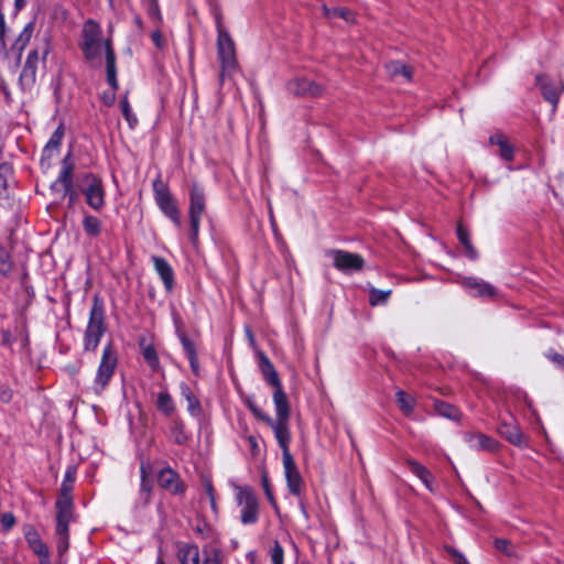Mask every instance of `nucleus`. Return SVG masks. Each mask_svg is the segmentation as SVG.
I'll use <instances>...</instances> for the list:
<instances>
[{
	"instance_id": "f257e3e1",
	"label": "nucleus",
	"mask_w": 564,
	"mask_h": 564,
	"mask_svg": "<svg viewBox=\"0 0 564 564\" xmlns=\"http://www.w3.org/2000/svg\"><path fill=\"white\" fill-rule=\"evenodd\" d=\"M250 409L258 419L273 430L274 436L282 449L284 475L289 490L294 495H299L302 489L303 480L289 448L291 432L289 426L290 403L288 397L280 390L276 391L274 395L275 420L253 405H250Z\"/></svg>"
},
{
	"instance_id": "f03ea898",
	"label": "nucleus",
	"mask_w": 564,
	"mask_h": 564,
	"mask_svg": "<svg viewBox=\"0 0 564 564\" xmlns=\"http://www.w3.org/2000/svg\"><path fill=\"white\" fill-rule=\"evenodd\" d=\"M80 47L89 65L105 67L108 79L113 83L115 54L110 41L102 36L100 26L94 21L84 24Z\"/></svg>"
},
{
	"instance_id": "7ed1b4c3",
	"label": "nucleus",
	"mask_w": 564,
	"mask_h": 564,
	"mask_svg": "<svg viewBox=\"0 0 564 564\" xmlns=\"http://www.w3.org/2000/svg\"><path fill=\"white\" fill-rule=\"evenodd\" d=\"M217 57L220 63V82L223 83L226 77H231L237 70L238 61L235 43L230 35L220 24L217 25Z\"/></svg>"
},
{
	"instance_id": "20e7f679",
	"label": "nucleus",
	"mask_w": 564,
	"mask_h": 564,
	"mask_svg": "<svg viewBox=\"0 0 564 564\" xmlns=\"http://www.w3.org/2000/svg\"><path fill=\"white\" fill-rule=\"evenodd\" d=\"M154 189V199L161 212L170 218L173 224L177 227L182 226L180 208L176 199L170 193L167 186L161 182L156 181L153 185Z\"/></svg>"
},
{
	"instance_id": "39448f33",
	"label": "nucleus",
	"mask_w": 564,
	"mask_h": 564,
	"mask_svg": "<svg viewBox=\"0 0 564 564\" xmlns=\"http://www.w3.org/2000/svg\"><path fill=\"white\" fill-rule=\"evenodd\" d=\"M117 360L118 358L115 349L111 346H107L104 349L102 358L93 387L96 393H100L107 387L117 367Z\"/></svg>"
},
{
	"instance_id": "423d86ee",
	"label": "nucleus",
	"mask_w": 564,
	"mask_h": 564,
	"mask_svg": "<svg viewBox=\"0 0 564 564\" xmlns=\"http://www.w3.org/2000/svg\"><path fill=\"white\" fill-rule=\"evenodd\" d=\"M205 210V197L203 191L194 185L189 192V207H188V217H189V238L193 242L196 241L199 230V224L202 215Z\"/></svg>"
},
{
	"instance_id": "0eeeda50",
	"label": "nucleus",
	"mask_w": 564,
	"mask_h": 564,
	"mask_svg": "<svg viewBox=\"0 0 564 564\" xmlns=\"http://www.w3.org/2000/svg\"><path fill=\"white\" fill-rule=\"evenodd\" d=\"M79 189L93 209L99 210L104 206L105 189L100 178L95 175H85L79 182Z\"/></svg>"
},
{
	"instance_id": "6e6552de",
	"label": "nucleus",
	"mask_w": 564,
	"mask_h": 564,
	"mask_svg": "<svg viewBox=\"0 0 564 564\" xmlns=\"http://www.w3.org/2000/svg\"><path fill=\"white\" fill-rule=\"evenodd\" d=\"M236 499L241 510V521L246 524L254 523L258 519V500L248 487L236 488Z\"/></svg>"
},
{
	"instance_id": "1a4fd4ad",
	"label": "nucleus",
	"mask_w": 564,
	"mask_h": 564,
	"mask_svg": "<svg viewBox=\"0 0 564 564\" xmlns=\"http://www.w3.org/2000/svg\"><path fill=\"white\" fill-rule=\"evenodd\" d=\"M57 508V534H65L68 531V523L72 517L70 487L63 484L59 497L56 501Z\"/></svg>"
},
{
	"instance_id": "9d476101",
	"label": "nucleus",
	"mask_w": 564,
	"mask_h": 564,
	"mask_svg": "<svg viewBox=\"0 0 564 564\" xmlns=\"http://www.w3.org/2000/svg\"><path fill=\"white\" fill-rule=\"evenodd\" d=\"M288 90L296 96L319 97L324 93V87L306 77L296 76L288 83Z\"/></svg>"
},
{
	"instance_id": "9b49d317",
	"label": "nucleus",
	"mask_w": 564,
	"mask_h": 564,
	"mask_svg": "<svg viewBox=\"0 0 564 564\" xmlns=\"http://www.w3.org/2000/svg\"><path fill=\"white\" fill-rule=\"evenodd\" d=\"M330 256L334 265L344 272L357 271L364 265V259L356 253L337 250L333 251Z\"/></svg>"
},
{
	"instance_id": "f8f14e48",
	"label": "nucleus",
	"mask_w": 564,
	"mask_h": 564,
	"mask_svg": "<svg viewBox=\"0 0 564 564\" xmlns=\"http://www.w3.org/2000/svg\"><path fill=\"white\" fill-rule=\"evenodd\" d=\"M102 334L104 324L101 314L97 311V308H94L85 336L86 349L94 350L98 346Z\"/></svg>"
},
{
	"instance_id": "ddd939ff",
	"label": "nucleus",
	"mask_w": 564,
	"mask_h": 564,
	"mask_svg": "<svg viewBox=\"0 0 564 564\" xmlns=\"http://www.w3.org/2000/svg\"><path fill=\"white\" fill-rule=\"evenodd\" d=\"M536 83L540 86L544 98L552 104H556L560 94L564 90L563 84L560 80L551 79L544 75L538 76Z\"/></svg>"
},
{
	"instance_id": "4468645a",
	"label": "nucleus",
	"mask_w": 564,
	"mask_h": 564,
	"mask_svg": "<svg viewBox=\"0 0 564 564\" xmlns=\"http://www.w3.org/2000/svg\"><path fill=\"white\" fill-rule=\"evenodd\" d=\"M489 142L492 147L497 148V153L503 161L511 162L513 160L514 147L508 137L502 133H496L490 137Z\"/></svg>"
},
{
	"instance_id": "2eb2a0df",
	"label": "nucleus",
	"mask_w": 564,
	"mask_h": 564,
	"mask_svg": "<svg viewBox=\"0 0 564 564\" xmlns=\"http://www.w3.org/2000/svg\"><path fill=\"white\" fill-rule=\"evenodd\" d=\"M24 535H25L28 545L41 558V562H43L44 560H47L48 549L43 543L39 532L35 529L28 527L24 530Z\"/></svg>"
},
{
	"instance_id": "dca6fc26",
	"label": "nucleus",
	"mask_w": 564,
	"mask_h": 564,
	"mask_svg": "<svg viewBox=\"0 0 564 564\" xmlns=\"http://www.w3.org/2000/svg\"><path fill=\"white\" fill-rule=\"evenodd\" d=\"M463 285L470 292L471 295L492 297L496 295V291L492 285L477 280L475 278H466Z\"/></svg>"
},
{
	"instance_id": "f3484780",
	"label": "nucleus",
	"mask_w": 564,
	"mask_h": 564,
	"mask_svg": "<svg viewBox=\"0 0 564 564\" xmlns=\"http://www.w3.org/2000/svg\"><path fill=\"white\" fill-rule=\"evenodd\" d=\"M158 480L161 487L170 490L173 494H178L184 490L183 482L178 479L177 475L170 468L161 470Z\"/></svg>"
},
{
	"instance_id": "a211bd4d",
	"label": "nucleus",
	"mask_w": 564,
	"mask_h": 564,
	"mask_svg": "<svg viewBox=\"0 0 564 564\" xmlns=\"http://www.w3.org/2000/svg\"><path fill=\"white\" fill-rule=\"evenodd\" d=\"M12 184V166L8 163L0 164V200L10 198V187Z\"/></svg>"
},
{
	"instance_id": "6ab92c4d",
	"label": "nucleus",
	"mask_w": 564,
	"mask_h": 564,
	"mask_svg": "<svg viewBox=\"0 0 564 564\" xmlns=\"http://www.w3.org/2000/svg\"><path fill=\"white\" fill-rule=\"evenodd\" d=\"M181 564H198L199 551L195 545L184 544L178 547L177 552Z\"/></svg>"
},
{
	"instance_id": "aec40b11",
	"label": "nucleus",
	"mask_w": 564,
	"mask_h": 564,
	"mask_svg": "<svg viewBox=\"0 0 564 564\" xmlns=\"http://www.w3.org/2000/svg\"><path fill=\"white\" fill-rule=\"evenodd\" d=\"M155 270L161 276L165 288L170 290L173 285V271L166 261L160 258L154 259Z\"/></svg>"
},
{
	"instance_id": "412c9836",
	"label": "nucleus",
	"mask_w": 564,
	"mask_h": 564,
	"mask_svg": "<svg viewBox=\"0 0 564 564\" xmlns=\"http://www.w3.org/2000/svg\"><path fill=\"white\" fill-rule=\"evenodd\" d=\"M469 446L476 449L492 451L495 448V442L484 434H471L468 437Z\"/></svg>"
},
{
	"instance_id": "4be33fe9",
	"label": "nucleus",
	"mask_w": 564,
	"mask_h": 564,
	"mask_svg": "<svg viewBox=\"0 0 564 564\" xmlns=\"http://www.w3.org/2000/svg\"><path fill=\"white\" fill-rule=\"evenodd\" d=\"M408 465H409V468L411 469V471L414 475H416L424 482V485L427 488L431 489V482H432L431 473L424 466L420 465L419 463H416L414 460H409Z\"/></svg>"
},
{
	"instance_id": "5701e85b",
	"label": "nucleus",
	"mask_w": 564,
	"mask_h": 564,
	"mask_svg": "<svg viewBox=\"0 0 564 564\" xmlns=\"http://www.w3.org/2000/svg\"><path fill=\"white\" fill-rule=\"evenodd\" d=\"M262 371H263V375H264L267 381L274 387V392H273L272 398L274 399V395L278 390H280L286 397V394L284 393V391L281 387L279 378H278L275 371L273 370L272 365L270 362L265 361V364L262 367Z\"/></svg>"
},
{
	"instance_id": "b1692460",
	"label": "nucleus",
	"mask_w": 564,
	"mask_h": 564,
	"mask_svg": "<svg viewBox=\"0 0 564 564\" xmlns=\"http://www.w3.org/2000/svg\"><path fill=\"white\" fill-rule=\"evenodd\" d=\"M388 69H389V73L392 76H399L400 75L403 78H405L406 80L411 79V76H412L411 68L408 67L406 65L402 64L401 62H392V63H390L389 66H388Z\"/></svg>"
},
{
	"instance_id": "393cba45",
	"label": "nucleus",
	"mask_w": 564,
	"mask_h": 564,
	"mask_svg": "<svg viewBox=\"0 0 564 564\" xmlns=\"http://www.w3.org/2000/svg\"><path fill=\"white\" fill-rule=\"evenodd\" d=\"M435 410L440 415L452 420H457L459 417V411L455 406L445 402H437L435 404Z\"/></svg>"
},
{
	"instance_id": "a878e982",
	"label": "nucleus",
	"mask_w": 564,
	"mask_h": 564,
	"mask_svg": "<svg viewBox=\"0 0 564 564\" xmlns=\"http://www.w3.org/2000/svg\"><path fill=\"white\" fill-rule=\"evenodd\" d=\"M156 406L161 412H163L166 415H170L174 410L173 401L171 397L165 392H161L158 395Z\"/></svg>"
},
{
	"instance_id": "bb28decb",
	"label": "nucleus",
	"mask_w": 564,
	"mask_h": 564,
	"mask_svg": "<svg viewBox=\"0 0 564 564\" xmlns=\"http://www.w3.org/2000/svg\"><path fill=\"white\" fill-rule=\"evenodd\" d=\"M397 402L399 404V408L406 414L411 413V411L413 410V398L403 391H399L397 393Z\"/></svg>"
},
{
	"instance_id": "cd10ccee",
	"label": "nucleus",
	"mask_w": 564,
	"mask_h": 564,
	"mask_svg": "<svg viewBox=\"0 0 564 564\" xmlns=\"http://www.w3.org/2000/svg\"><path fill=\"white\" fill-rule=\"evenodd\" d=\"M37 61H41V56H40V50H33L30 54H29V57L26 59V64H25V68H24V72H23V76H28L30 75L31 78L34 77V73H35V63Z\"/></svg>"
},
{
	"instance_id": "c85d7f7f",
	"label": "nucleus",
	"mask_w": 564,
	"mask_h": 564,
	"mask_svg": "<svg viewBox=\"0 0 564 564\" xmlns=\"http://www.w3.org/2000/svg\"><path fill=\"white\" fill-rule=\"evenodd\" d=\"M62 139V132L59 130H56L55 133L52 135L51 140L46 144L43 155L46 158H52L55 154V151L57 150V147Z\"/></svg>"
},
{
	"instance_id": "c756f323",
	"label": "nucleus",
	"mask_w": 564,
	"mask_h": 564,
	"mask_svg": "<svg viewBox=\"0 0 564 564\" xmlns=\"http://www.w3.org/2000/svg\"><path fill=\"white\" fill-rule=\"evenodd\" d=\"M107 82L109 84V89L104 91V94H102V101L106 105L110 106L115 101L116 89H117L116 69H113V83H111L108 78H107Z\"/></svg>"
},
{
	"instance_id": "7c9ffc66",
	"label": "nucleus",
	"mask_w": 564,
	"mask_h": 564,
	"mask_svg": "<svg viewBox=\"0 0 564 564\" xmlns=\"http://www.w3.org/2000/svg\"><path fill=\"white\" fill-rule=\"evenodd\" d=\"M389 295H390V291L384 292V291H380L377 289H371L370 294H369L370 304L372 306L383 304L388 300Z\"/></svg>"
},
{
	"instance_id": "2f4dec72",
	"label": "nucleus",
	"mask_w": 564,
	"mask_h": 564,
	"mask_svg": "<svg viewBox=\"0 0 564 564\" xmlns=\"http://www.w3.org/2000/svg\"><path fill=\"white\" fill-rule=\"evenodd\" d=\"M84 229L89 235H98L100 231V223L94 216H86L84 219Z\"/></svg>"
},
{
	"instance_id": "473e14b6",
	"label": "nucleus",
	"mask_w": 564,
	"mask_h": 564,
	"mask_svg": "<svg viewBox=\"0 0 564 564\" xmlns=\"http://www.w3.org/2000/svg\"><path fill=\"white\" fill-rule=\"evenodd\" d=\"M323 11H324V14L327 17H332V15L340 17L341 19H344L347 22H350L352 20L351 13L344 8H338V9H334L333 11H330L326 6H323Z\"/></svg>"
},
{
	"instance_id": "72a5a7b5",
	"label": "nucleus",
	"mask_w": 564,
	"mask_h": 564,
	"mask_svg": "<svg viewBox=\"0 0 564 564\" xmlns=\"http://www.w3.org/2000/svg\"><path fill=\"white\" fill-rule=\"evenodd\" d=\"M223 555L215 549L210 547L206 551V557L204 564H221Z\"/></svg>"
},
{
	"instance_id": "f704fd0d",
	"label": "nucleus",
	"mask_w": 564,
	"mask_h": 564,
	"mask_svg": "<svg viewBox=\"0 0 564 564\" xmlns=\"http://www.w3.org/2000/svg\"><path fill=\"white\" fill-rule=\"evenodd\" d=\"M151 39H152L153 44L158 48L162 50L166 46V42H167L166 35L161 30L153 31L151 34Z\"/></svg>"
},
{
	"instance_id": "c9c22d12",
	"label": "nucleus",
	"mask_w": 564,
	"mask_h": 564,
	"mask_svg": "<svg viewBox=\"0 0 564 564\" xmlns=\"http://www.w3.org/2000/svg\"><path fill=\"white\" fill-rule=\"evenodd\" d=\"M457 235L460 243L465 247L466 251L469 256H471L473 248L469 243V238L467 231L463 228V226H458Z\"/></svg>"
},
{
	"instance_id": "e433bc0d",
	"label": "nucleus",
	"mask_w": 564,
	"mask_h": 564,
	"mask_svg": "<svg viewBox=\"0 0 564 564\" xmlns=\"http://www.w3.org/2000/svg\"><path fill=\"white\" fill-rule=\"evenodd\" d=\"M143 357L152 368L156 366L158 358L155 350L152 347L147 346L143 348Z\"/></svg>"
},
{
	"instance_id": "4c0bfd02",
	"label": "nucleus",
	"mask_w": 564,
	"mask_h": 564,
	"mask_svg": "<svg viewBox=\"0 0 564 564\" xmlns=\"http://www.w3.org/2000/svg\"><path fill=\"white\" fill-rule=\"evenodd\" d=\"M507 438L514 445L520 446L524 443L523 434L517 429H513L512 431H510L507 435Z\"/></svg>"
},
{
	"instance_id": "58836bf2",
	"label": "nucleus",
	"mask_w": 564,
	"mask_h": 564,
	"mask_svg": "<svg viewBox=\"0 0 564 564\" xmlns=\"http://www.w3.org/2000/svg\"><path fill=\"white\" fill-rule=\"evenodd\" d=\"M35 50H40L41 61L45 62L47 55L51 52V44L47 39H43Z\"/></svg>"
},
{
	"instance_id": "ea45409f",
	"label": "nucleus",
	"mask_w": 564,
	"mask_h": 564,
	"mask_svg": "<svg viewBox=\"0 0 564 564\" xmlns=\"http://www.w3.org/2000/svg\"><path fill=\"white\" fill-rule=\"evenodd\" d=\"M9 254L6 250L0 249V272L6 273L10 270Z\"/></svg>"
},
{
	"instance_id": "a19ab883",
	"label": "nucleus",
	"mask_w": 564,
	"mask_h": 564,
	"mask_svg": "<svg viewBox=\"0 0 564 564\" xmlns=\"http://www.w3.org/2000/svg\"><path fill=\"white\" fill-rule=\"evenodd\" d=\"M121 111H122V115L124 116V118L127 119V121L129 122V124L132 126L135 122V119L133 118V116L131 113V110L129 108L127 100L121 101Z\"/></svg>"
},
{
	"instance_id": "79ce46f5",
	"label": "nucleus",
	"mask_w": 564,
	"mask_h": 564,
	"mask_svg": "<svg viewBox=\"0 0 564 564\" xmlns=\"http://www.w3.org/2000/svg\"><path fill=\"white\" fill-rule=\"evenodd\" d=\"M272 563L273 564H283V550L281 546L275 545L272 551Z\"/></svg>"
},
{
	"instance_id": "37998d69",
	"label": "nucleus",
	"mask_w": 564,
	"mask_h": 564,
	"mask_svg": "<svg viewBox=\"0 0 564 564\" xmlns=\"http://www.w3.org/2000/svg\"><path fill=\"white\" fill-rule=\"evenodd\" d=\"M263 488H264V492H265V496H267L268 500L270 501V503L273 507H275V500H274L272 490L270 488L269 481H268V479L265 477H263Z\"/></svg>"
},
{
	"instance_id": "c03bdc74",
	"label": "nucleus",
	"mask_w": 564,
	"mask_h": 564,
	"mask_svg": "<svg viewBox=\"0 0 564 564\" xmlns=\"http://www.w3.org/2000/svg\"><path fill=\"white\" fill-rule=\"evenodd\" d=\"M58 535H59V541H58L57 550H58L59 554H63L68 549L67 532L65 534H58Z\"/></svg>"
},
{
	"instance_id": "a18cd8bd",
	"label": "nucleus",
	"mask_w": 564,
	"mask_h": 564,
	"mask_svg": "<svg viewBox=\"0 0 564 564\" xmlns=\"http://www.w3.org/2000/svg\"><path fill=\"white\" fill-rule=\"evenodd\" d=\"M74 482H75V469L68 468L63 484L68 485V487H70V491H72Z\"/></svg>"
},
{
	"instance_id": "49530a36",
	"label": "nucleus",
	"mask_w": 564,
	"mask_h": 564,
	"mask_svg": "<svg viewBox=\"0 0 564 564\" xmlns=\"http://www.w3.org/2000/svg\"><path fill=\"white\" fill-rule=\"evenodd\" d=\"M1 523L6 529H10L14 524V518L11 513H4L1 517Z\"/></svg>"
},
{
	"instance_id": "de8ad7c7",
	"label": "nucleus",
	"mask_w": 564,
	"mask_h": 564,
	"mask_svg": "<svg viewBox=\"0 0 564 564\" xmlns=\"http://www.w3.org/2000/svg\"><path fill=\"white\" fill-rule=\"evenodd\" d=\"M495 546L497 550L501 552L509 553V542L507 540L497 539L495 541Z\"/></svg>"
},
{
	"instance_id": "09e8293b",
	"label": "nucleus",
	"mask_w": 564,
	"mask_h": 564,
	"mask_svg": "<svg viewBox=\"0 0 564 564\" xmlns=\"http://www.w3.org/2000/svg\"><path fill=\"white\" fill-rule=\"evenodd\" d=\"M549 358L556 364L558 367L564 369V357H562L558 354H551L549 355Z\"/></svg>"
},
{
	"instance_id": "8fccbe9b",
	"label": "nucleus",
	"mask_w": 564,
	"mask_h": 564,
	"mask_svg": "<svg viewBox=\"0 0 564 564\" xmlns=\"http://www.w3.org/2000/svg\"><path fill=\"white\" fill-rule=\"evenodd\" d=\"M452 558L456 564H467L465 557L456 551H451Z\"/></svg>"
},
{
	"instance_id": "3c124183",
	"label": "nucleus",
	"mask_w": 564,
	"mask_h": 564,
	"mask_svg": "<svg viewBox=\"0 0 564 564\" xmlns=\"http://www.w3.org/2000/svg\"><path fill=\"white\" fill-rule=\"evenodd\" d=\"M206 492L209 496L212 508L215 509L216 502H215V497H214V492H213V488H212L210 484H206Z\"/></svg>"
},
{
	"instance_id": "603ef678",
	"label": "nucleus",
	"mask_w": 564,
	"mask_h": 564,
	"mask_svg": "<svg viewBox=\"0 0 564 564\" xmlns=\"http://www.w3.org/2000/svg\"><path fill=\"white\" fill-rule=\"evenodd\" d=\"M149 12L152 18L160 19L159 9L155 3L151 4Z\"/></svg>"
},
{
	"instance_id": "864d4df0",
	"label": "nucleus",
	"mask_w": 564,
	"mask_h": 564,
	"mask_svg": "<svg viewBox=\"0 0 564 564\" xmlns=\"http://www.w3.org/2000/svg\"><path fill=\"white\" fill-rule=\"evenodd\" d=\"M25 3V0H15V6L18 9H21Z\"/></svg>"
},
{
	"instance_id": "5fc2aeb1",
	"label": "nucleus",
	"mask_w": 564,
	"mask_h": 564,
	"mask_svg": "<svg viewBox=\"0 0 564 564\" xmlns=\"http://www.w3.org/2000/svg\"><path fill=\"white\" fill-rule=\"evenodd\" d=\"M3 23H4L3 15L0 14V32H2Z\"/></svg>"
},
{
	"instance_id": "6e6d98bb",
	"label": "nucleus",
	"mask_w": 564,
	"mask_h": 564,
	"mask_svg": "<svg viewBox=\"0 0 564 564\" xmlns=\"http://www.w3.org/2000/svg\"><path fill=\"white\" fill-rule=\"evenodd\" d=\"M249 441H250V444H251L252 448H256V447H257V442H256V440H254L253 437H250V440H249Z\"/></svg>"
},
{
	"instance_id": "4d7b16f0",
	"label": "nucleus",
	"mask_w": 564,
	"mask_h": 564,
	"mask_svg": "<svg viewBox=\"0 0 564 564\" xmlns=\"http://www.w3.org/2000/svg\"><path fill=\"white\" fill-rule=\"evenodd\" d=\"M10 398H11V395H10L9 393H4V394L2 395V400H3V401H9V400H10Z\"/></svg>"
},
{
	"instance_id": "13d9d810",
	"label": "nucleus",
	"mask_w": 564,
	"mask_h": 564,
	"mask_svg": "<svg viewBox=\"0 0 564 564\" xmlns=\"http://www.w3.org/2000/svg\"><path fill=\"white\" fill-rule=\"evenodd\" d=\"M22 35H25L26 40L30 37V33H29V31L26 29L24 30Z\"/></svg>"
},
{
	"instance_id": "bf43d9fd",
	"label": "nucleus",
	"mask_w": 564,
	"mask_h": 564,
	"mask_svg": "<svg viewBox=\"0 0 564 564\" xmlns=\"http://www.w3.org/2000/svg\"><path fill=\"white\" fill-rule=\"evenodd\" d=\"M158 564H163V562L160 561Z\"/></svg>"
}]
</instances>
